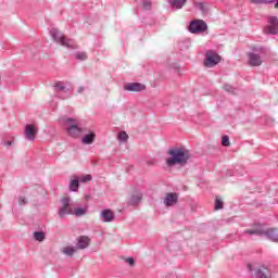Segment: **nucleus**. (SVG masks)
Listing matches in <instances>:
<instances>
[{
  "label": "nucleus",
  "mask_w": 278,
  "mask_h": 278,
  "mask_svg": "<svg viewBox=\"0 0 278 278\" xmlns=\"http://www.w3.org/2000/svg\"><path fill=\"white\" fill-rule=\"evenodd\" d=\"M169 157L166 160L167 166H176V164H186L190 160V152L185 148H174L168 151Z\"/></svg>",
  "instance_id": "f257e3e1"
},
{
  "label": "nucleus",
  "mask_w": 278,
  "mask_h": 278,
  "mask_svg": "<svg viewBox=\"0 0 278 278\" xmlns=\"http://www.w3.org/2000/svg\"><path fill=\"white\" fill-rule=\"evenodd\" d=\"M245 233L261 236L271 240V242H278V230L277 228H267L264 225H258L256 228L245 230Z\"/></svg>",
  "instance_id": "f03ea898"
},
{
  "label": "nucleus",
  "mask_w": 278,
  "mask_h": 278,
  "mask_svg": "<svg viewBox=\"0 0 278 278\" xmlns=\"http://www.w3.org/2000/svg\"><path fill=\"white\" fill-rule=\"evenodd\" d=\"M67 136L79 138L84 134V128L79 125V119L66 117L63 119Z\"/></svg>",
  "instance_id": "7ed1b4c3"
},
{
  "label": "nucleus",
  "mask_w": 278,
  "mask_h": 278,
  "mask_svg": "<svg viewBox=\"0 0 278 278\" xmlns=\"http://www.w3.org/2000/svg\"><path fill=\"white\" fill-rule=\"evenodd\" d=\"M50 36L54 42H58V45H61V47H66L67 49H77V43H75V40L66 38L58 28H52L50 30Z\"/></svg>",
  "instance_id": "20e7f679"
},
{
  "label": "nucleus",
  "mask_w": 278,
  "mask_h": 278,
  "mask_svg": "<svg viewBox=\"0 0 278 278\" xmlns=\"http://www.w3.org/2000/svg\"><path fill=\"white\" fill-rule=\"evenodd\" d=\"M54 90L56 92V97L63 100L71 99L73 94V88H71V85L62 81L54 85Z\"/></svg>",
  "instance_id": "39448f33"
},
{
  "label": "nucleus",
  "mask_w": 278,
  "mask_h": 278,
  "mask_svg": "<svg viewBox=\"0 0 278 278\" xmlns=\"http://www.w3.org/2000/svg\"><path fill=\"white\" fill-rule=\"evenodd\" d=\"M75 207V202H72L70 197H64L61 199V205L59 207V216L64 218L73 213Z\"/></svg>",
  "instance_id": "423d86ee"
},
{
  "label": "nucleus",
  "mask_w": 278,
  "mask_h": 278,
  "mask_svg": "<svg viewBox=\"0 0 278 278\" xmlns=\"http://www.w3.org/2000/svg\"><path fill=\"white\" fill-rule=\"evenodd\" d=\"M220 55L214 50H207L205 53L204 66L212 68L216 64H220Z\"/></svg>",
  "instance_id": "0eeeda50"
},
{
  "label": "nucleus",
  "mask_w": 278,
  "mask_h": 278,
  "mask_svg": "<svg viewBox=\"0 0 278 278\" xmlns=\"http://www.w3.org/2000/svg\"><path fill=\"white\" fill-rule=\"evenodd\" d=\"M207 30V23L203 20H194L189 24V31L191 34H203Z\"/></svg>",
  "instance_id": "6e6552de"
},
{
  "label": "nucleus",
  "mask_w": 278,
  "mask_h": 278,
  "mask_svg": "<svg viewBox=\"0 0 278 278\" xmlns=\"http://www.w3.org/2000/svg\"><path fill=\"white\" fill-rule=\"evenodd\" d=\"M38 136V126L36 124H26L24 128V138L29 142H34Z\"/></svg>",
  "instance_id": "1a4fd4ad"
},
{
  "label": "nucleus",
  "mask_w": 278,
  "mask_h": 278,
  "mask_svg": "<svg viewBox=\"0 0 278 278\" xmlns=\"http://www.w3.org/2000/svg\"><path fill=\"white\" fill-rule=\"evenodd\" d=\"M265 34H271L273 36L278 34V18H277V16H270L268 18V25L265 28Z\"/></svg>",
  "instance_id": "9d476101"
},
{
  "label": "nucleus",
  "mask_w": 278,
  "mask_h": 278,
  "mask_svg": "<svg viewBox=\"0 0 278 278\" xmlns=\"http://www.w3.org/2000/svg\"><path fill=\"white\" fill-rule=\"evenodd\" d=\"M124 90L127 92H143V90H147V86L140 83H126L124 84Z\"/></svg>",
  "instance_id": "9b49d317"
},
{
  "label": "nucleus",
  "mask_w": 278,
  "mask_h": 278,
  "mask_svg": "<svg viewBox=\"0 0 278 278\" xmlns=\"http://www.w3.org/2000/svg\"><path fill=\"white\" fill-rule=\"evenodd\" d=\"M114 218L115 215L110 208H104L100 212V219L102 223H113Z\"/></svg>",
  "instance_id": "f8f14e48"
},
{
  "label": "nucleus",
  "mask_w": 278,
  "mask_h": 278,
  "mask_svg": "<svg viewBox=\"0 0 278 278\" xmlns=\"http://www.w3.org/2000/svg\"><path fill=\"white\" fill-rule=\"evenodd\" d=\"M248 58H249V64L251 66H262V64L264 62L262 60V56L255 52L249 53Z\"/></svg>",
  "instance_id": "ddd939ff"
},
{
  "label": "nucleus",
  "mask_w": 278,
  "mask_h": 278,
  "mask_svg": "<svg viewBox=\"0 0 278 278\" xmlns=\"http://www.w3.org/2000/svg\"><path fill=\"white\" fill-rule=\"evenodd\" d=\"M179 195L177 193H167L164 203L166 207H173L177 203Z\"/></svg>",
  "instance_id": "4468645a"
},
{
  "label": "nucleus",
  "mask_w": 278,
  "mask_h": 278,
  "mask_svg": "<svg viewBox=\"0 0 278 278\" xmlns=\"http://www.w3.org/2000/svg\"><path fill=\"white\" fill-rule=\"evenodd\" d=\"M96 138H97V134H94V131H90L89 134L85 135L81 138V142L83 144H93Z\"/></svg>",
  "instance_id": "2eb2a0df"
},
{
  "label": "nucleus",
  "mask_w": 278,
  "mask_h": 278,
  "mask_svg": "<svg viewBox=\"0 0 278 278\" xmlns=\"http://www.w3.org/2000/svg\"><path fill=\"white\" fill-rule=\"evenodd\" d=\"M256 278H270V270L264 266L256 269L255 273Z\"/></svg>",
  "instance_id": "dca6fc26"
},
{
  "label": "nucleus",
  "mask_w": 278,
  "mask_h": 278,
  "mask_svg": "<svg viewBox=\"0 0 278 278\" xmlns=\"http://www.w3.org/2000/svg\"><path fill=\"white\" fill-rule=\"evenodd\" d=\"M77 247L79 249H88V247H90V238H88L87 236L79 237L77 241Z\"/></svg>",
  "instance_id": "f3484780"
},
{
  "label": "nucleus",
  "mask_w": 278,
  "mask_h": 278,
  "mask_svg": "<svg viewBox=\"0 0 278 278\" xmlns=\"http://www.w3.org/2000/svg\"><path fill=\"white\" fill-rule=\"evenodd\" d=\"M71 192H77L79 190V178L77 176H72L70 181Z\"/></svg>",
  "instance_id": "a211bd4d"
},
{
  "label": "nucleus",
  "mask_w": 278,
  "mask_h": 278,
  "mask_svg": "<svg viewBox=\"0 0 278 278\" xmlns=\"http://www.w3.org/2000/svg\"><path fill=\"white\" fill-rule=\"evenodd\" d=\"M169 5L176 10H181L186 5V0H169Z\"/></svg>",
  "instance_id": "6ab92c4d"
},
{
  "label": "nucleus",
  "mask_w": 278,
  "mask_h": 278,
  "mask_svg": "<svg viewBox=\"0 0 278 278\" xmlns=\"http://www.w3.org/2000/svg\"><path fill=\"white\" fill-rule=\"evenodd\" d=\"M88 212V207H75L72 210V216H84Z\"/></svg>",
  "instance_id": "aec40b11"
},
{
  "label": "nucleus",
  "mask_w": 278,
  "mask_h": 278,
  "mask_svg": "<svg viewBox=\"0 0 278 278\" xmlns=\"http://www.w3.org/2000/svg\"><path fill=\"white\" fill-rule=\"evenodd\" d=\"M142 201V194L140 192L134 193L130 198V205H138Z\"/></svg>",
  "instance_id": "412c9836"
},
{
  "label": "nucleus",
  "mask_w": 278,
  "mask_h": 278,
  "mask_svg": "<svg viewBox=\"0 0 278 278\" xmlns=\"http://www.w3.org/2000/svg\"><path fill=\"white\" fill-rule=\"evenodd\" d=\"M33 237L35 240H37V242H45L47 235L42 231H35Z\"/></svg>",
  "instance_id": "4be33fe9"
},
{
  "label": "nucleus",
  "mask_w": 278,
  "mask_h": 278,
  "mask_svg": "<svg viewBox=\"0 0 278 278\" xmlns=\"http://www.w3.org/2000/svg\"><path fill=\"white\" fill-rule=\"evenodd\" d=\"M74 56L76 60H79L80 62H84L85 60H88V54L86 52L77 51L74 53Z\"/></svg>",
  "instance_id": "5701e85b"
},
{
  "label": "nucleus",
  "mask_w": 278,
  "mask_h": 278,
  "mask_svg": "<svg viewBox=\"0 0 278 278\" xmlns=\"http://www.w3.org/2000/svg\"><path fill=\"white\" fill-rule=\"evenodd\" d=\"M75 251H76L75 247H71V245H66L62 249V253H64V255H70V256L74 255Z\"/></svg>",
  "instance_id": "b1692460"
},
{
  "label": "nucleus",
  "mask_w": 278,
  "mask_h": 278,
  "mask_svg": "<svg viewBox=\"0 0 278 278\" xmlns=\"http://www.w3.org/2000/svg\"><path fill=\"white\" fill-rule=\"evenodd\" d=\"M117 140H119V142H127V140H129V135H127L125 130H122L117 135Z\"/></svg>",
  "instance_id": "393cba45"
},
{
  "label": "nucleus",
  "mask_w": 278,
  "mask_h": 278,
  "mask_svg": "<svg viewBox=\"0 0 278 278\" xmlns=\"http://www.w3.org/2000/svg\"><path fill=\"white\" fill-rule=\"evenodd\" d=\"M194 8L202 12V14H205V12H207V7H205V3L203 2H194Z\"/></svg>",
  "instance_id": "a878e982"
},
{
  "label": "nucleus",
  "mask_w": 278,
  "mask_h": 278,
  "mask_svg": "<svg viewBox=\"0 0 278 278\" xmlns=\"http://www.w3.org/2000/svg\"><path fill=\"white\" fill-rule=\"evenodd\" d=\"M78 181H80L81 184H88V181H92V175L87 174L84 176L78 177Z\"/></svg>",
  "instance_id": "bb28decb"
},
{
  "label": "nucleus",
  "mask_w": 278,
  "mask_h": 278,
  "mask_svg": "<svg viewBox=\"0 0 278 278\" xmlns=\"http://www.w3.org/2000/svg\"><path fill=\"white\" fill-rule=\"evenodd\" d=\"M215 210H223V200L222 199L216 198Z\"/></svg>",
  "instance_id": "cd10ccee"
},
{
  "label": "nucleus",
  "mask_w": 278,
  "mask_h": 278,
  "mask_svg": "<svg viewBox=\"0 0 278 278\" xmlns=\"http://www.w3.org/2000/svg\"><path fill=\"white\" fill-rule=\"evenodd\" d=\"M222 144L223 147H229L230 142H229V136H224L222 138Z\"/></svg>",
  "instance_id": "c85d7f7f"
},
{
  "label": "nucleus",
  "mask_w": 278,
  "mask_h": 278,
  "mask_svg": "<svg viewBox=\"0 0 278 278\" xmlns=\"http://www.w3.org/2000/svg\"><path fill=\"white\" fill-rule=\"evenodd\" d=\"M142 5H143V10H151V1L143 0Z\"/></svg>",
  "instance_id": "c756f323"
},
{
  "label": "nucleus",
  "mask_w": 278,
  "mask_h": 278,
  "mask_svg": "<svg viewBox=\"0 0 278 278\" xmlns=\"http://www.w3.org/2000/svg\"><path fill=\"white\" fill-rule=\"evenodd\" d=\"M126 264H129V266H134L136 264V261L134 257H128L125 260Z\"/></svg>",
  "instance_id": "7c9ffc66"
},
{
  "label": "nucleus",
  "mask_w": 278,
  "mask_h": 278,
  "mask_svg": "<svg viewBox=\"0 0 278 278\" xmlns=\"http://www.w3.org/2000/svg\"><path fill=\"white\" fill-rule=\"evenodd\" d=\"M224 89L226 90V92H233V87L231 85H225Z\"/></svg>",
  "instance_id": "2f4dec72"
},
{
  "label": "nucleus",
  "mask_w": 278,
  "mask_h": 278,
  "mask_svg": "<svg viewBox=\"0 0 278 278\" xmlns=\"http://www.w3.org/2000/svg\"><path fill=\"white\" fill-rule=\"evenodd\" d=\"M2 144H3L4 147H12V144H14V139L9 140V141H3Z\"/></svg>",
  "instance_id": "473e14b6"
},
{
  "label": "nucleus",
  "mask_w": 278,
  "mask_h": 278,
  "mask_svg": "<svg viewBox=\"0 0 278 278\" xmlns=\"http://www.w3.org/2000/svg\"><path fill=\"white\" fill-rule=\"evenodd\" d=\"M27 203V200L24 197L18 198V204L25 205Z\"/></svg>",
  "instance_id": "72a5a7b5"
},
{
  "label": "nucleus",
  "mask_w": 278,
  "mask_h": 278,
  "mask_svg": "<svg viewBox=\"0 0 278 278\" xmlns=\"http://www.w3.org/2000/svg\"><path fill=\"white\" fill-rule=\"evenodd\" d=\"M252 3H264V0H251Z\"/></svg>",
  "instance_id": "f704fd0d"
},
{
  "label": "nucleus",
  "mask_w": 278,
  "mask_h": 278,
  "mask_svg": "<svg viewBox=\"0 0 278 278\" xmlns=\"http://www.w3.org/2000/svg\"><path fill=\"white\" fill-rule=\"evenodd\" d=\"M274 0H263L264 3H273Z\"/></svg>",
  "instance_id": "c9c22d12"
},
{
  "label": "nucleus",
  "mask_w": 278,
  "mask_h": 278,
  "mask_svg": "<svg viewBox=\"0 0 278 278\" xmlns=\"http://www.w3.org/2000/svg\"><path fill=\"white\" fill-rule=\"evenodd\" d=\"M78 92H79V93L84 92V87H79V88H78Z\"/></svg>",
  "instance_id": "e433bc0d"
},
{
  "label": "nucleus",
  "mask_w": 278,
  "mask_h": 278,
  "mask_svg": "<svg viewBox=\"0 0 278 278\" xmlns=\"http://www.w3.org/2000/svg\"><path fill=\"white\" fill-rule=\"evenodd\" d=\"M248 268H249L250 273L253 270V269L251 268V265H248Z\"/></svg>",
  "instance_id": "4c0bfd02"
},
{
  "label": "nucleus",
  "mask_w": 278,
  "mask_h": 278,
  "mask_svg": "<svg viewBox=\"0 0 278 278\" xmlns=\"http://www.w3.org/2000/svg\"><path fill=\"white\" fill-rule=\"evenodd\" d=\"M275 8H278V0H277V2H276V4H275Z\"/></svg>",
  "instance_id": "58836bf2"
}]
</instances>
